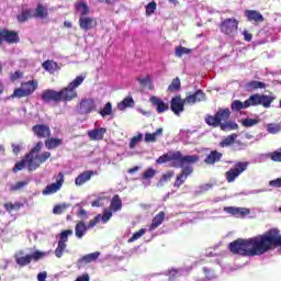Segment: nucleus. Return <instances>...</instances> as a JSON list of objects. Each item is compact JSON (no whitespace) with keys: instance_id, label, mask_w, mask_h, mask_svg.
Returning a JSON list of instances; mask_svg holds the SVG:
<instances>
[{"instance_id":"1","label":"nucleus","mask_w":281,"mask_h":281,"mask_svg":"<svg viewBox=\"0 0 281 281\" xmlns=\"http://www.w3.org/2000/svg\"><path fill=\"white\" fill-rule=\"evenodd\" d=\"M278 247L281 250L280 228H270L262 235L247 239H235L228 244V251L235 256L254 258L255 256H263V254L278 249Z\"/></svg>"},{"instance_id":"2","label":"nucleus","mask_w":281,"mask_h":281,"mask_svg":"<svg viewBox=\"0 0 281 281\" xmlns=\"http://www.w3.org/2000/svg\"><path fill=\"white\" fill-rule=\"evenodd\" d=\"M85 76H77L67 87L56 91L54 89H46L42 92L41 98L43 102H71L78 98V87L85 82Z\"/></svg>"},{"instance_id":"3","label":"nucleus","mask_w":281,"mask_h":281,"mask_svg":"<svg viewBox=\"0 0 281 281\" xmlns=\"http://www.w3.org/2000/svg\"><path fill=\"white\" fill-rule=\"evenodd\" d=\"M200 157L198 155H187L183 156L181 151H168L160 156L156 162L157 164H168V161H172V168H183L186 164H196Z\"/></svg>"},{"instance_id":"4","label":"nucleus","mask_w":281,"mask_h":281,"mask_svg":"<svg viewBox=\"0 0 281 281\" xmlns=\"http://www.w3.org/2000/svg\"><path fill=\"white\" fill-rule=\"evenodd\" d=\"M232 117V111H229V108L220 109L215 115H206L204 121L207 126H213V128H218L220 125L223 124V122H227Z\"/></svg>"},{"instance_id":"5","label":"nucleus","mask_w":281,"mask_h":281,"mask_svg":"<svg viewBox=\"0 0 281 281\" xmlns=\"http://www.w3.org/2000/svg\"><path fill=\"white\" fill-rule=\"evenodd\" d=\"M38 89L37 80H30L21 83V88H16L11 98H27Z\"/></svg>"},{"instance_id":"6","label":"nucleus","mask_w":281,"mask_h":281,"mask_svg":"<svg viewBox=\"0 0 281 281\" xmlns=\"http://www.w3.org/2000/svg\"><path fill=\"white\" fill-rule=\"evenodd\" d=\"M249 168V162L247 161H239L236 162L234 168H231L228 171L225 172V179L227 183H234L241 173L245 172Z\"/></svg>"},{"instance_id":"7","label":"nucleus","mask_w":281,"mask_h":281,"mask_svg":"<svg viewBox=\"0 0 281 281\" xmlns=\"http://www.w3.org/2000/svg\"><path fill=\"white\" fill-rule=\"evenodd\" d=\"M218 27L225 36L234 37L238 32V20H236V18L225 19L220 23Z\"/></svg>"},{"instance_id":"8","label":"nucleus","mask_w":281,"mask_h":281,"mask_svg":"<svg viewBox=\"0 0 281 281\" xmlns=\"http://www.w3.org/2000/svg\"><path fill=\"white\" fill-rule=\"evenodd\" d=\"M55 182L46 186L42 191L44 196H49V194H56L63 188L65 183V173L59 172L58 175L54 176Z\"/></svg>"},{"instance_id":"9","label":"nucleus","mask_w":281,"mask_h":281,"mask_svg":"<svg viewBox=\"0 0 281 281\" xmlns=\"http://www.w3.org/2000/svg\"><path fill=\"white\" fill-rule=\"evenodd\" d=\"M69 236H74V231L66 229L59 234V240L57 244V248L55 249L56 258H63V254L67 249V243L69 241Z\"/></svg>"},{"instance_id":"10","label":"nucleus","mask_w":281,"mask_h":281,"mask_svg":"<svg viewBox=\"0 0 281 281\" xmlns=\"http://www.w3.org/2000/svg\"><path fill=\"white\" fill-rule=\"evenodd\" d=\"M180 168L181 171L177 175L176 180L173 182V188H176L177 190H179V188H181V186H183V183L188 181L190 175L194 172V168L191 165H183Z\"/></svg>"},{"instance_id":"11","label":"nucleus","mask_w":281,"mask_h":281,"mask_svg":"<svg viewBox=\"0 0 281 281\" xmlns=\"http://www.w3.org/2000/svg\"><path fill=\"white\" fill-rule=\"evenodd\" d=\"M0 42L8 43V45H14L21 42V37H19V32L10 31L8 29H0Z\"/></svg>"},{"instance_id":"12","label":"nucleus","mask_w":281,"mask_h":281,"mask_svg":"<svg viewBox=\"0 0 281 281\" xmlns=\"http://www.w3.org/2000/svg\"><path fill=\"white\" fill-rule=\"evenodd\" d=\"M45 256V252H42L41 250L34 251L32 255H25L23 257H16L15 262L19 265V267H27L32 260L35 262L41 260Z\"/></svg>"},{"instance_id":"13","label":"nucleus","mask_w":281,"mask_h":281,"mask_svg":"<svg viewBox=\"0 0 281 281\" xmlns=\"http://www.w3.org/2000/svg\"><path fill=\"white\" fill-rule=\"evenodd\" d=\"M186 104H188L186 99H181V95H176L170 101V109L175 115H181L186 111Z\"/></svg>"},{"instance_id":"14","label":"nucleus","mask_w":281,"mask_h":281,"mask_svg":"<svg viewBox=\"0 0 281 281\" xmlns=\"http://www.w3.org/2000/svg\"><path fill=\"white\" fill-rule=\"evenodd\" d=\"M95 111V100L92 98L82 99L79 103V113L81 115H89V113H93Z\"/></svg>"},{"instance_id":"15","label":"nucleus","mask_w":281,"mask_h":281,"mask_svg":"<svg viewBox=\"0 0 281 281\" xmlns=\"http://www.w3.org/2000/svg\"><path fill=\"white\" fill-rule=\"evenodd\" d=\"M32 131L38 139H47L52 137V130L45 124H37L32 127Z\"/></svg>"},{"instance_id":"16","label":"nucleus","mask_w":281,"mask_h":281,"mask_svg":"<svg viewBox=\"0 0 281 281\" xmlns=\"http://www.w3.org/2000/svg\"><path fill=\"white\" fill-rule=\"evenodd\" d=\"M224 212H226V214H232V216H236L237 218H245V216H249V214H251V210L247 207L235 206H225Z\"/></svg>"},{"instance_id":"17","label":"nucleus","mask_w":281,"mask_h":281,"mask_svg":"<svg viewBox=\"0 0 281 281\" xmlns=\"http://www.w3.org/2000/svg\"><path fill=\"white\" fill-rule=\"evenodd\" d=\"M205 98L206 95L203 90H196L194 93L187 94L184 102H187V104H196L199 102H205Z\"/></svg>"},{"instance_id":"18","label":"nucleus","mask_w":281,"mask_h":281,"mask_svg":"<svg viewBox=\"0 0 281 281\" xmlns=\"http://www.w3.org/2000/svg\"><path fill=\"white\" fill-rule=\"evenodd\" d=\"M95 25H98V21H95V18H91L87 15L79 18V27L85 32H89V30H93Z\"/></svg>"},{"instance_id":"19","label":"nucleus","mask_w":281,"mask_h":281,"mask_svg":"<svg viewBox=\"0 0 281 281\" xmlns=\"http://www.w3.org/2000/svg\"><path fill=\"white\" fill-rule=\"evenodd\" d=\"M97 175H98V171L86 170L80 175H78V177L75 179V184L78 187L85 186L87 181H91V177H97Z\"/></svg>"},{"instance_id":"20","label":"nucleus","mask_w":281,"mask_h":281,"mask_svg":"<svg viewBox=\"0 0 281 281\" xmlns=\"http://www.w3.org/2000/svg\"><path fill=\"white\" fill-rule=\"evenodd\" d=\"M49 157H52V153L49 151H44L41 155L37 156H33L32 157V164L30 166V168H34V170H36L37 168H41V165L45 164V161H47V159H49Z\"/></svg>"},{"instance_id":"21","label":"nucleus","mask_w":281,"mask_h":281,"mask_svg":"<svg viewBox=\"0 0 281 281\" xmlns=\"http://www.w3.org/2000/svg\"><path fill=\"white\" fill-rule=\"evenodd\" d=\"M32 165H33L32 159L27 157V154H26L21 161L15 162L14 167L12 168V172H19L23 170V168H25L26 166L29 168V171L32 172L33 170H35L34 168L31 169L30 166Z\"/></svg>"},{"instance_id":"22","label":"nucleus","mask_w":281,"mask_h":281,"mask_svg":"<svg viewBox=\"0 0 281 281\" xmlns=\"http://www.w3.org/2000/svg\"><path fill=\"white\" fill-rule=\"evenodd\" d=\"M247 21H250V23H263L265 16H262V13L256 10H246L244 12Z\"/></svg>"},{"instance_id":"23","label":"nucleus","mask_w":281,"mask_h":281,"mask_svg":"<svg viewBox=\"0 0 281 281\" xmlns=\"http://www.w3.org/2000/svg\"><path fill=\"white\" fill-rule=\"evenodd\" d=\"M149 101L153 106H156L157 113H166L170 109V105L158 97H150Z\"/></svg>"},{"instance_id":"24","label":"nucleus","mask_w":281,"mask_h":281,"mask_svg":"<svg viewBox=\"0 0 281 281\" xmlns=\"http://www.w3.org/2000/svg\"><path fill=\"white\" fill-rule=\"evenodd\" d=\"M223 159V153L218 150H212L204 159V164L206 166H214V164H218Z\"/></svg>"},{"instance_id":"25","label":"nucleus","mask_w":281,"mask_h":281,"mask_svg":"<svg viewBox=\"0 0 281 281\" xmlns=\"http://www.w3.org/2000/svg\"><path fill=\"white\" fill-rule=\"evenodd\" d=\"M100 258V251H94L92 254H88L80 259H78L77 265L78 267H85V265H89L91 262H95Z\"/></svg>"},{"instance_id":"26","label":"nucleus","mask_w":281,"mask_h":281,"mask_svg":"<svg viewBox=\"0 0 281 281\" xmlns=\"http://www.w3.org/2000/svg\"><path fill=\"white\" fill-rule=\"evenodd\" d=\"M105 134H106V128H104V127L88 131V136L92 142H100V140L104 139Z\"/></svg>"},{"instance_id":"27","label":"nucleus","mask_w":281,"mask_h":281,"mask_svg":"<svg viewBox=\"0 0 281 281\" xmlns=\"http://www.w3.org/2000/svg\"><path fill=\"white\" fill-rule=\"evenodd\" d=\"M164 221H166V213L160 211L155 217L151 220V224L149 226V232H155L157 227H159Z\"/></svg>"},{"instance_id":"28","label":"nucleus","mask_w":281,"mask_h":281,"mask_svg":"<svg viewBox=\"0 0 281 281\" xmlns=\"http://www.w3.org/2000/svg\"><path fill=\"white\" fill-rule=\"evenodd\" d=\"M25 204L23 202H7L3 204L4 210L9 213L12 214V212H19L22 207H24Z\"/></svg>"},{"instance_id":"29","label":"nucleus","mask_w":281,"mask_h":281,"mask_svg":"<svg viewBox=\"0 0 281 281\" xmlns=\"http://www.w3.org/2000/svg\"><path fill=\"white\" fill-rule=\"evenodd\" d=\"M43 69H45V71H48V74H55L56 71H58V69H60V67H58V63L54 61V60H45L42 64Z\"/></svg>"},{"instance_id":"30","label":"nucleus","mask_w":281,"mask_h":281,"mask_svg":"<svg viewBox=\"0 0 281 281\" xmlns=\"http://www.w3.org/2000/svg\"><path fill=\"white\" fill-rule=\"evenodd\" d=\"M87 229H89L87 224H85L83 221H80L75 226V235L77 236V238H83L87 234Z\"/></svg>"},{"instance_id":"31","label":"nucleus","mask_w":281,"mask_h":281,"mask_svg":"<svg viewBox=\"0 0 281 281\" xmlns=\"http://www.w3.org/2000/svg\"><path fill=\"white\" fill-rule=\"evenodd\" d=\"M48 11L47 8H45V5L43 4H37V7L35 8V11L33 13V18L34 19H47L48 16Z\"/></svg>"},{"instance_id":"32","label":"nucleus","mask_w":281,"mask_h":281,"mask_svg":"<svg viewBox=\"0 0 281 281\" xmlns=\"http://www.w3.org/2000/svg\"><path fill=\"white\" fill-rule=\"evenodd\" d=\"M133 106H135V100H133V97H126L120 103H117L119 111H125V109H131Z\"/></svg>"},{"instance_id":"33","label":"nucleus","mask_w":281,"mask_h":281,"mask_svg":"<svg viewBox=\"0 0 281 281\" xmlns=\"http://www.w3.org/2000/svg\"><path fill=\"white\" fill-rule=\"evenodd\" d=\"M58 146H63V139L60 138L50 137L45 140L47 150H54V148H58Z\"/></svg>"},{"instance_id":"34","label":"nucleus","mask_w":281,"mask_h":281,"mask_svg":"<svg viewBox=\"0 0 281 281\" xmlns=\"http://www.w3.org/2000/svg\"><path fill=\"white\" fill-rule=\"evenodd\" d=\"M243 109H249V102H243L240 100H234L231 103V110L238 113L239 111H243Z\"/></svg>"},{"instance_id":"35","label":"nucleus","mask_w":281,"mask_h":281,"mask_svg":"<svg viewBox=\"0 0 281 281\" xmlns=\"http://www.w3.org/2000/svg\"><path fill=\"white\" fill-rule=\"evenodd\" d=\"M30 19H34V15L30 9H23L21 13L16 15L19 23H25V21H30Z\"/></svg>"},{"instance_id":"36","label":"nucleus","mask_w":281,"mask_h":281,"mask_svg":"<svg viewBox=\"0 0 281 281\" xmlns=\"http://www.w3.org/2000/svg\"><path fill=\"white\" fill-rule=\"evenodd\" d=\"M109 210L112 212H120L122 210V199L117 194L112 198Z\"/></svg>"},{"instance_id":"37","label":"nucleus","mask_w":281,"mask_h":281,"mask_svg":"<svg viewBox=\"0 0 281 281\" xmlns=\"http://www.w3.org/2000/svg\"><path fill=\"white\" fill-rule=\"evenodd\" d=\"M159 135H164V128L162 127L156 130V132H154L151 134L146 133L145 134V142L147 144L155 143V142H157V137H159Z\"/></svg>"},{"instance_id":"38","label":"nucleus","mask_w":281,"mask_h":281,"mask_svg":"<svg viewBox=\"0 0 281 281\" xmlns=\"http://www.w3.org/2000/svg\"><path fill=\"white\" fill-rule=\"evenodd\" d=\"M237 138H238V134H235V133L231 134L221 140L220 147L227 148V146H232V144H234Z\"/></svg>"},{"instance_id":"39","label":"nucleus","mask_w":281,"mask_h":281,"mask_svg":"<svg viewBox=\"0 0 281 281\" xmlns=\"http://www.w3.org/2000/svg\"><path fill=\"white\" fill-rule=\"evenodd\" d=\"M221 131L227 132V131H238V125L234 121H225L221 125H218Z\"/></svg>"},{"instance_id":"40","label":"nucleus","mask_w":281,"mask_h":281,"mask_svg":"<svg viewBox=\"0 0 281 281\" xmlns=\"http://www.w3.org/2000/svg\"><path fill=\"white\" fill-rule=\"evenodd\" d=\"M273 100H276V97L260 94V105L263 106L265 109H269Z\"/></svg>"},{"instance_id":"41","label":"nucleus","mask_w":281,"mask_h":281,"mask_svg":"<svg viewBox=\"0 0 281 281\" xmlns=\"http://www.w3.org/2000/svg\"><path fill=\"white\" fill-rule=\"evenodd\" d=\"M172 177H175V170H169L160 177L158 181V186H164V183H168V181H172Z\"/></svg>"},{"instance_id":"42","label":"nucleus","mask_w":281,"mask_h":281,"mask_svg":"<svg viewBox=\"0 0 281 281\" xmlns=\"http://www.w3.org/2000/svg\"><path fill=\"white\" fill-rule=\"evenodd\" d=\"M256 124H260V119H245L241 121V125L245 126V128H251V126H256Z\"/></svg>"},{"instance_id":"43","label":"nucleus","mask_w":281,"mask_h":281,"mask_svg":"<svg viewBox=\"0 0 281 281\" xmlns=\"http://www.w3.org/2000/svg\"><path fill=\"white\" fill-rule=\"evenodd\" d=\"M181 89V80L179 79V77H176L175 79H172L171 85L168 87V91H170V93H175V91H179Z\"/></svg>"},{"instance_id":"44","label":"nucleus","mask_w":281,"mask_h":281,"mask_svg":"<svg viewBox=\"0 0 281 281\" xmlns=\"http://www.w3.org/2000/svg\"><path fill=\"white\" fill-rule=\"evenodd\" d=\"M101 117H106L108 115H113V105L111 102L105 103L103 109L99 112Z\"/></svg>"},{"instance_id":"45","label":"nucleus","mask_w":281,"mask_h":281,"mask_svg":"<svg viewBox=\"0 0 281 281\" xmlns=\"http://www.w3.org/2000/svg\"><path fill=\"white\" fill-rule=\"evenodd\" d=\"M76 10L81 16H87V14H89V7L85 2L77 3Z\"/></svg>"},{"instance_id":"46","label":"nucleus","mask_w":281,"mask_h":281,"mask_svg":"<svg viewBox=\"0 0 281 281\" xmlns=\"http://www.w3.org/2000/svg\"><path fill=\"white\" fill-rule=\"evenodd\" d=\"M246 102H248V108L249 106H258L260 105V94L256 93L250 95Z\"/></svg>"},{"instance_id":"47","label":"nucleus","mask_w":281,"mask_h":281,"mask_svg":"<svg viewBox=\"0 0 281 281\" xmlns=\"http://www.w3.org/2000/svg\"><path fill=\"white\" fill-rule=\"evenodd\" d=\"M100 221H102V223H109L113 217V211L110 209H104L103 213L100 214Z\"/></svg>"},{"instance_id":"48","label":"nucleus","mask_w":281,"mask_h":281,"mask_svg":"<svg viewBox=\"0 0 281 281\" xmlns=\"http://www.w3.org/2000/svg\"><path fill=\"white\" fill-rule=\"evenodd\" d=\"M186 54H192V49L186 48L183 46H177L175 48V55L177 56V58H181V56Z\"/></svg>"},{"instance_id":"49","label":"nucleus","mask_w":281,"mask_h":281,"mask_svg":"<svg viewBox=\"0 0 281 281\" xmlns=\"http://www.w3.org/2000/svg\"><path fill=\"white\" fill-rule=\"evenodd\" d=\"M268 157L271 159V161L281 164V147L279 148V150L270 153Z\"/></svg>"},{"instance_id":"50","label":"nucleus","mask_w":281,"mask_h":281,"mask_svg":"<svg viewBox=\"0 0 281 281\" xmlns=\"http://www.w3.org/2000/svg\"><path fill=\"white\" fill-rule=\"evenodd\" d=\"M27 181H19L15 184H12L10 187V191L11 192H19V190H23V188H25V186H27Z\"/></svg>"},{"instance_id":"51","label":"nucleus","mask_w":281,"mask_h":281,"mask_svg":"<svg viewBox=\"0 0 281 281\" xmlns=\"http://www.w3.org/2000/svg\"><path fill=\"white\" fill-rule=\"evenodd\" d=\"M41 150H43V142H38L31 150L27 155L29 158L32 159V157H34L35 153H41Z\"/></svg>"},{"instance_id":"52","label":"nucleus","mask_w":281,"mask_h":281,"mask_svg":"<svg viewBox=\"0 0 281 281\" xmlns=\"http://www.w3.org/2000/svg\"><path fill=\"white\" fill-rule=\"evenodd\" d=\"M247 87H250V89L256 90V89H265L267 86L262 81L252 80V81L247 83Z\"/></svg>"},{"instance_id":"53","label":"nucleus","mask_w":281,"mask_h":281,"mask_svg":"<svg viewBox=\"0 0 281 281\" xmlns=\"http://www.w3.org/2000/svg\"><path fill=\"white\" fill-rule=\"evenodd\" d=\"M155 10H157V2L151 1L146 5V15L150 16L155 14Z\"/></svg>"},{"instance_id":"54","label":"nucleus","mask_w":281,"mask_h":281,"mask_svg":"<svg viewBox=\"0 0 281 281\" xmlns=\"http://www.w3.org/2000/svg\"><path fill=\"white\" fill-rule=\"evenodd\" d=\"M67 207H69V204H57L53 209V214H64Z\"/></svg>"},{"instance_id":"55","label":"nucleus","mask_w":281,"mask_h":281,"mask_svg":"<svg viewBox=\"0 0 281 281\" xmlns=\"http://www.w3.org/2000/svg\"><path fill=\"white\" fill-rule=\"evenodd\" d=\"M143 139H144V134H137L136 136L132 137V139L130 142V148H134Z\"/></svg>"},{"instance_id":"56","label":"nucleus","mask_w":281,"mask_h":281,"mask_svg":"<svg viewBox=\"0 0 281 281\" xmlns=\"http://www.w3.org/2000/svg\"><path fill=\"white\" fill-rule=\"evenodd\" d=\"M146 234L144 228H140L138 232L134 233L133 236L128 239V243H135V240H139L142 236Z\"/></svg>"},{"instance_id":"57","label":"nucleus","mask_w":281,"mask_h":281,"mask_svg":"<svg viewBox=\"0 0 281 281\" xmlns=\"http://www.w3.org/2000/svg\"><path fill=\"white\" fill-rule=\"evenodd\" d=\"M156 175H157V170H155L153 168H148L144 171L143 179H145V180L153 179Z\"/></svg>"},{"instance_id":"58","label":"nucleus","mask_w":281,"mask_h":281,"mask_svg":"<svg viewBox=\"0 0 281 281\" xmlns=\"http://www.w3.org/2000/svg\"><path fill=\"white\" fill-rule=\"evenodd\" d=\"M23 78V71L16 70L15 72L10 74L11 82H16V80H21Z\"/></svg>"},{"instance_id":"59","label":"nucleus","mask_w":281,"mask_h":281,"mask_svg":"<svg viewBox=\"0 0 281 281\" xmlns=\"http://www.w3.org/2000/svg\"><path fill=\"white\" fill-rule=\"evenodd\" d=\"M100 218H101V215L98 214L93 220H91L87 225L88 229H93V227H95L98 223H100Z\"/></svg>"},{"instance_id":"60","label":"nucleus","mask_w":281,"mask_h":281,"mask_svg":"<svg viewBox=\"0 0 281 281\" xmlns=\"http://www.w3.org/2000/svg\"><path fill=\"white\" fill-rule=\"evenodd\" d=\"M271 188H281V177L269 181Z\"/></svg>"},{"instance_id":"61","label":"nucleus","mask_w":281,"mask_h":281,"mask_svg":"<svg viewBox=\"0 0 281 281\" xmlns=\"http://www.w3.org/2000/svg\"><path fill=\"white\" fill-rule=\"evenodd\" d=\"M99 3H105V5H115L120 3V0H98Z\"/></svg>"},{"instance_id":"62","label":"nucleus","mask_w":281,"mask_h":281,"mask_svg":"<svg viewBox=\"0 0 281 281\" xmlns=\"http://www.w3.org/2000/svg\"><path fill=\"white\" fill-rule=\"evenodd\" d=\"M243 36H244V41H246L247 43H251V38H254V35L248 31H244Z\"/></svg>"},{"instance_id":"63","label":"nucleus","mask_w":281,"mask_h":281,"mask_svg":"<svg viewBox=\"0 0 281 281\" xmlns=\"http://www.w3.org/2000/svg\"><path fill=\"white\" fill-rule=\"evenodd\" d=\"M267 131L268 133H270V135H276L280 133V130H277L276 126H273V124H269Z\"/></svg>"},{"instance_id":"64","label":"nucleus","mask_w":281,"mask_h":281,"mask_svg":"<svg viewBox=\"0 0 281 281\" xmlns=\"http://www.w3.org/2000/svg\"><path fill=\"white\" fill-rule=\"evenodd\" d=\"M11 148L14 155H19L21 153V145L12 144Z\"/></svg>"}]
</instances>
